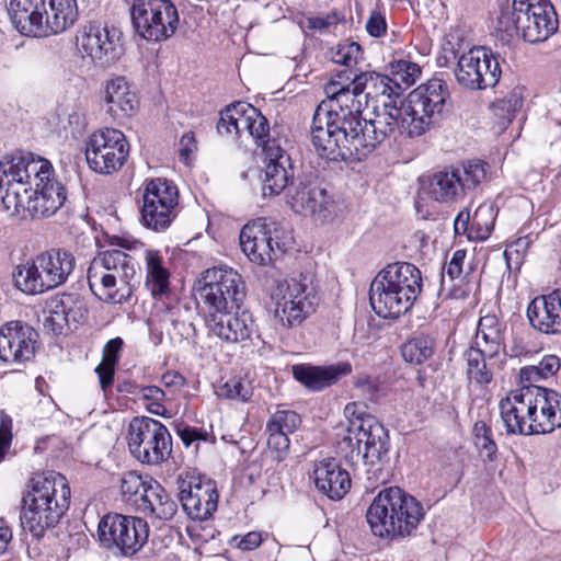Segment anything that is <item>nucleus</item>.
<instances>
[{
	"mask_svg": "<svg viewBox=\"0 0 561 561\" xmlns=\"http://www.w3.org/2000/svg\"><path fill=\"white\" fill-rule=\"evenodd\" d=\"M178 205L179 190L172 181L147 180L141 191L140 222L152 231H165L176 217Z\"/></svg>",
	"mask_w": 561,
	"mask_h": 561,
	"instance_id": "nucleus-14",
	"label": "nucleus"
},
{
	"mask_svg": "<svg viewBox=\"0 0 561 561\" xmlns=\"http://www.w3.org/2000/svg\"><path fill=\"white\" fill-rule=\"evenodd\" d=\"M196 150V141L193 133L184 134L180 139V157L185 162L188 163L191 156Z\"/></svg>",
	"mask_w": 561,
	"mask_h": 561,
	"instance_id": "nucleus-61",
	"label": "nucleus"
},
{
	"mask_svg": "<svg viewBox=\"0 0 561 561\" xmlns=\"http://www.w3.org/2000/svg\"><path fill=\"white\" fill-rule=\"evenodd\" d=\"M362 47L355 42L339 44L331 50V59L333 62L352 69H355V66L358 64L359 59H362Z\"/></svg>",
	"mask_w": 561,
	"mask_h": 561,
	"instance_id": "nucleus-49",
	"label": "nucleus"
},
{
	"mask_svg": "<svg viewBox=\"0 0 561 561\" xmlns=\"http://www.w3.org/2000/svg\"><path fill=\"white\" fill-rule=\"evenodd\" d=\"M75 266L76 259L70 252L53 248L18 264L12 282L25 295H42L64 285Z\"/></svg>",
	"mask_w": 561,
	"mask_h": 561,
	"instance_id": "nucleus-8",
	"label": "nucleus"
},
{
	"mask_svg": "<svg viewBox=\"0 0 561 561\" xmlns=\"http://www.w3.org/2000/svg\"><path fill=\"white\" fill-rule=\"evenodd\" d=\"M367 91V95L381 94L390 96L394 93L391 80L388 76L375 71H355L351 84V93H354V102H360L357 98Z\"/></svg>",
	"mask_w": 561,
	"mask_h": 561,
	"instance_id": "nucleus-38",
	"label": "nucleus"
},
{
	"mask_svg": "<svg viewBox=\"0 0 561 561\" xmlns=\"http://www.w3.org/2000/svg\"><path fill=\"white\" fill-rule=\"evenodd\" d=\"M67 191L58 181H48L27 193H14L0 199V209L9 216L42 218L54 215L66 202Z\"/></svg>",
	"mask_w": 561,
	"mask_h": 561,
	"instance_id": "nucleus-17",
	"label": "nucleus"
},
{
	"mask_svg": "<svg viewBox=\"0 0 561 561\" xmlns=\"http://www.w3.org/2000/svg\"><path fill=\"white\" fill-rule=\"evenodd\" d=\"M262 541L263 537L259 531H250L243 536H234L231 540L232 545L242 551L254 550L262 543Z\"/></svg>",
	"mask_w": 561,
	"mask_h": 561,
	"instance_id": "nucleus-56",
	"label": "nucleus"
},
{
	"mask_svg": "<svg viewBox=\"0 0 561 561\" xmlns=\"http://www.w3.org/2000/svg\"><path fill=\"white\" fill-rule=\"evenodd\" d=\"M474 445L479 449L481 457L489 461L494 460L497 447L492 438V434L482 438L480 437L479 439L474 440Z\"/></svg>",
	"mask_w": 561,
	"mask_h": 561,
	"instance_id": "nucleus-58",
	"label": "nucleus"
},
{
	"mask_svg": "<svg viewBox=\"0 0 561 561\" xmlns=\"http://www.w3.org/2000/svg\"><path fill=\"white\" fill-rule=\"evenodd\" d=\"M530 325L543 334H561V289L534 298L527 307Z\"/></svg>",
	"mask_w": 561,
	"mask_h": 561,
	"instance_id": "nucleus-29",
	"label": "nucleus"
},
{
	"mask_svg": "<svg viewBox=\"0 0 561 561\" xmlns=\"http://www.w3.org/2000/svg\"><path fill=\"white\" fill-rule=\"evenodd\" d=\"M423 517L422 504L398 486L381 490L366 513L373 534L392 539L411 536Z\"/></svg>",
	"mask_w": 561,
	"mask_h": 561,
	"instance_id": "nucleus-5",
	"label": "nucleus"
},
{
	"mask_svg": "<svg viewBox=\"0 0 561 561\" xmlns=\"http://www.w3.org/2000/svg\"><path fill=\"white\" fill-rule=\"evenodd\" d=\"M312 478L317 490L330 500L343 499L351 489L350 473L334 458H323L317 461Z\"/></svg>",
	"mask_w": 561,
	"mask_h": 561,
	"instance_id": "nucleus-30",
	"label": "nucleus"
},
{
	"mask_svg": "<svg viewBox=\"0 0 561 561\" xmlns=\"http://www.w3.org/2000/svg\"><path fill=\"white\" fill-rule=\"evenodd\" d=\"M147 493H142L138 511L150 514L160 520H171L178 512L176 503L157 482L149 484Z\"/></svg>",
	"mask_w": 561,
	"mask_h": 561,
	"instance_id": "nucleus-35",
	"label": "nucleus"
},
{
	"mask_svg": "<svg viewBox=\"0 0 561 561\" xmlns=\"http://www.w3.org/2000/svg\"><path fill=\"white\" fill-rule=\"evenodd\" d=\"M559 26L549 0H513L512 8L501 10L497 30L508 37L519 36L529 44L547 41Z\"/></svg>",
	"mask_w": 561,
	"mask_h": 561,
	"instance_id": "nucleus-9",
	"label": "nucleus"
},
{
	"mask_svg": "<svg viewBox=\"0 0 561 561\" xmlns=\"http://www.w3.org/2000/svg\"><path fill=\"white\" fill-rule=\"evenodd\" d=\"M503 256L505 259L506 266L510 272L519 271L520 265L523 263V254L516 247H507L503 253Z\"/></svg>",
	"mask_w": 561,
	"mask_h": 561,
	"instance_id": "nucleus-62",
	"label": "nucleus"
},
{
	"mask_svg": "<svg viewBox=\"0 0 561 561\" xmlns=\"http://www.w3.org/2000/svg\"><path fill=\"white\" fill-rule=\"evenodd\" d=\"M128 448L141 463L159 465L172 451V437L160 421L148 416L135 417L128 427Z\"/></svg>",
	"mask_w": 561,
	"mask_h": 561,
	"instance_id": "nucleus-16",
	"label": "nucleus"
},
{
	"mask_svg": "<svg viewBox=\"0 0 561 561\" xmlns=\"http://www.w3.org/2000/svg\"><path fill=\"white\" fill-rule=\"evenodd\" d=\"M146 286L153 297L169 293L170 272L163 264V256L157 250H146Z\"/></svg>",
	"mask_w": 561,
	"mask_h": 561,
	"instance_id": "nucleus-36",
	"label": "nucleus"
},
{
	"mask_svg": "<svg viewBox=\"0 0 561 561\" xmlns=\"http://www.w3.org/2000/svg\"><path fill=\"white\" fill-rule=\"evenodd\" d=\"M76 47L83 59L96 67L108 68L123 55L122 32L114 26L90 22L78 28Z\"/></svg>",
	"mask_w": 561,
	"mask_h": 561,
	"instance_id": "nucleus-19",
	"label": "nucleus"
},
{
	"mask_svg": "<svg viewBox=\"0 0 561 561\" xmlns=\"http://www.w3.org/2000/svg\"><path fill=\"white\" fill-rule=\"evenodd\" d=\"M466 360V373L468 379L480 386L488 385L492 381V373L488 368V354L484 350L471 346L463 354Z\"/></svg>",
	"mask_w": 561,
	"mask_h": 561,
	"instance_id": "nucleus-40",
	"label": "nucleus"
},
{
	"mask_svg": "<svg viewBox=\"0 0 561 561\" xmlns=\"http://www.w3.org/2000/svg\"><path fill=\"white\" fill-rule=\"evenodd\" d=\"M265 156L264 176L262 178L263 195H278L288 190L289 181L294 178L290 157L280 145L278 134L273 129V136L259 144Z\"/></svg>",
	"mask_w": 561,
	"mask_h": 561,
	"instance_id": "nucleus-23",
	"label": "nucleus"
},
{
	"mask_svg": "<svg viewBox=\"0 0 561 561\" xmlns=\"http://www.w3.org/2000/svg\"><path fill=\"white\" fill-rule=\"evenodd\" d=\"M457 82L469 90L493 88L500 80L501 68L492 51L485 47H473L462 54L455 69Z\"/></svg>",
	"mask_w": 561,
	"mask_h": 561,
	"instance_id": "nucleus-22",
	"label": "nucleus"
},
{
	"mask_svg": "<svg viewBox=\"0 0 561 561\" xmlns=\"http://www.w3.org/2000/svg\"><path fill=\"white\" fill-rule=\"evenodd\" d=\"M340 449L345 451L351 461L362 459L370 468L376 479L385 482L388 473H383V465L389 460V436L386 428L375 419H368L358 425L355 435H346L340 442Z\"/></svg>",
	"mask_w": 561,
	"mask_h": 561,
	"instance_id": "nucleus-12",
	"label": "nucleus"
},
{
	"mask_svg": "<svg viewBox=\"0 0 561 561\" xmlns=\"http://www.w3.org/2000/svg\"><path fill=\"white\" fill-rule=\"evenodd\" d=\"M251 383L239 379H230L221 387V394L231 400L247 402L252 397Z\"/></svg>",
	"mask_w": 561,
	"mask_h": 561,
	"instance_id": "nucleus-50",
	"label": "nucleus"
},
{
	"mask_svg": "<svg viewBox=\"0 0 561 561\" xmlns=\"http://www.w3.org/2000/svg\"><path fill=\"white\" fill-rule=\"evenodd\" d=\"M180 501L192 519L206 520L217 510L218 492L210 481L190 477L180 482Z\"/></svg>",
	"mask_w": 561,
	"mask_h": 561,
	"instance_id": "nucleus-26",
	"label": "nucleus"
},
{
	"mask_svg": "<svg viewBox=\"0 0 561 561\" xmlns=\"http://www.w3.org/2000/svg\"><path fill=\"white\" fill-rule=\"evenodd\" d=\"M435 350V341L427 334H417L401 346V354L405 362L421 365L430 359Z\"/></svg>",
	"mask_w": 561,
	"mask_h": 561,
	"instance_id": "nucleus-41",
	"label": "nucleus"
},
{
	"mask_svg": "<svg viewBox=\"0 0 561 561\" xmlns=\"http://www.w3.org/2000/svg\"><path fill=\"white\" fill-rule=\"evenodd\" d=\"M176 434L186 448L193 446L195 450L198 449L201 442H208L210 438L208 432L188 425H179L176 427Z\"/></svg>",
	"mask_w": 561,
	"mask_h": 561,
	"instance_id": "nucleus-51",
	"label": "nucleus"
},
{
	"mask_svg": "<svg viewBox=\"0 0 561 561\" xmlns=\"http://www.w3.org/2000/svg\"><path fill=\"white\" fill-rule=\"evenodd\" d=\"M149 484H147L141 476L135 471L123 473L121 479V491L124 500L130 502L138 507L141 502L142 493H147Z\"/></svg>",
	"mask_w": 561,
	"mask_h": 561,
	"instance_id": "nucleus-45",
	"label": "nucleus"
},
{
	"mask_svg": "<svg viewBox=\"0 0 561 561\" xmlns=\"http://www.w3.org/2000/svg\"><path fill=\"white\" fill-rule=\"evenodd\" d=\"M209 331L227 343H241L250 341L255 335L259 337L257 325L249 311L231 314L227 311L218 318H206Z\"/></svg>",
	"mask_w": 561,
	"mask_h": 561,
	"instance_id": "nucleus-28",
	"label": "nucleus"
},
{
	"mask_svg": "<svg viewBox=\"0 0 561 561\" xmlns=\"http://www.w3.org/2000/svg\"><path fill=\"white\" fill-rule=\"evenodd\" d=\"M123 346L121 337L110 340L103 351V359L96 366L95 373L98 374L101 388L106 390L114 381L115 365L118 359V353Z\"/></svg>",
	"mask_w": 561,
	"mask_h": 561,
	"instance_id": "nucleus-42",
	"label": "nucleus"
},
{
	"mask_svg": "<svg viewBox=\"0 0 561 561\" xmlns=\"http://www.w3.org/2000/svg\"><path fill=\"white\" fill-rule=\"evenodd\" d=\"M286 195L291 209L305 216L319 215L325 218L333 206L327 190L312 182H291Z\"/></svg>",
	"mask_w": 561,
	"mask_h": 561,
	"instance_id": "nucleus-27",
	"label": "nucleus"
},
{
	"mask_svg": "<svg viewBox=\"0 0 561 561\" xmlns=\"http://www.w3.org/2000/svg\"><path fill=\"white\" fill-rule=\"evenodd\" d=\"M130 16L136 33L157 43L171 38L180 23L178 9L171 0H134Z\"/></svg>",
	"mask_w": 561,
	"mask_h": 561,
	"instance_id": "nucleus-15",
	"label": "nucleus"
},
{
	"mask_svg": "<svg viewBox=\"0 0 561 561\" xmlns=\"http://www.w3.org/2000/svg\"><path fill=\"white\" fill-rule=\"evenodd\" d=\"M500 104L503 110H506L507 118L512 119L514 114L520 110L523 105V99L518 92L513 91L505 99H503Z\"/></svg>",
	"mask_w": 561,
	"mask_h": 561,
	"instance_id": "nucleus-60",
	"label": "nucleus"
},
{
	"mask_svg": "<svg viewBox=\"0 0 561 561\" xmlns=\"http://www.w3.org/2000/svg\"><path fill=\"white\" fill-rule=\"evenodd\" d=\"M142 403L149 413L167 416V393L158 386H135L130 391Z\"/></svg>",
	"mask_w": 561,
	"mask_h": 561,
	"instance_id": "nucleus-43",
	"label": "nucleus"
},
{
	"mask_svg": "<svg viewBox=\"0 0 561 561\" xmlns=\"http://www.w3.org/2000/svg\"><path fill=\"white\" fill-rule=\"evenodd\" d=\"M87 277L90 289L100 300L124 304L134 293L137 262L123 250H105L91 261Z\"/></svg>",
	"mask_w": 561,
	"mask_h": 561,
	"instance_id": "nucleus-6",
	"label": "nucleus"
},
{
	"mask_svg": "<svg viewBox=\"0 0 561 561\" xmlns=\"http://www.w3.org/2000/svg\"><path fill=\"white\" fill-rule=\"evenodd\" d=\"M46 310L48 316L45 323L57 334H61L65 328L76 325L85 313L82 300L75 294L51 297L46 304Z\"/></svg>",
	"mask_w": 561,
	"mask_h": 561,
	"instance_id": "nucleus-32",
	"label": "nucleus"
},
{
	"mask_svg": "<svg viewBox=\"0 0 561 561\" xmlns=\"http://www.w3.org/2000/svg\"><path fill=\"white\" fill-rule=\"evenodd\" d=\"M161 382L165 388H182L185 385V378L178 371H167L162 375Z\"/></svg>",
	"mask_w": 561,
	"mask_h": 561,
	"instance_id": "nucleus-64",
	"label": "nucleus"
},
{
	"mask_svg": "<svg viewBox=\"0 0 561 561\" xmlns=\"http://www.w3.org/2000/svg\"><path fill=\"white\" fill-rule=\"evenodd\" d=\"M38 347V333L27 323L10 321L0 329V359L12 365L32 360Z\"/></svg>",
	"mask_w": 561,
	"mask_h": 561,
	"instance_id": "nucleus-24",
	"label": "nucleus"
},
{
	"mask_svg": "<svg viewBox=\"0 0 561 561\" xmlns=\"http://www.w3.org/2000/svg\"><path fill=\"white\" fill-rule=\"evenodd\" d=\"M494 209L490 204L480 205L472 215L471 230H474L476 238L485 239L494 227Z\"/></svg>",
	"mask_w": 561,
	"mask_h": 561,
	"instance_id": "nucleus-48",
	"label": "nucleus"
},
{
	"mask_svg": "<svg viewBox=\"0 0 561 561\" xmlns=\"http://www.w3.org/2000/svg\"><path fill=\"white\" fill-rule=\"evenodd\" d=\"M422 290L420 270L408 262L387 265L373 279L369 302L381 318H398L414 304Z\"/></svg>",
	"mask_w": 561,
	"mask_h": 561,
	"instance_id": "nucleus-4",
	"label": "nucleus"
},
{
	"mask_svg": "<svg viewBox=\"0 0 561 561\" xmlns=\"http://www.w3.org/2000/svg\"><path fill=\"white\" fill-rule=\"evenodd\" d=\"M365 27L370 36L381 37L387 33V21L385 14L379 11H371Z\"/></svg>",
	"mask_w": 561,
	"mask_h": 561,
	"instance_id": "nucleus-55",
	"label": "nucleus"
},
{
	"mask_svg": "<svg viewBox=\"0 0 561 561\" xmlns=\"http://www.w3.org/2000/svg\"><path fill=\"white\" fill-rule=\"evenodd\" d=\"M245 295V284L236 270L216 266L203 273L195 297L205 311L206 319L218 318L224 312L239 309Z\"/></svg>",
	"mask_w": 561,
	"mask_h": 561,
	"instance_id": "nucleus-10",
	"label": "nucleus"
},
{
	"mask_svg": "<svg viewBox=\"0 0 561 561\" xmlns=\"http://www.w3.org/2000/svg\"><path fill=\"white\" fill-rule=\"evenodd\" d=\"M240 247L248 259L260 266L273 264L284 252L279 230L274 222L257 218L248 222L240 232Z\"/></svg>",
	"mask_w": 561,
	"mask_h": 561,
	"instance_id": "nucleus-21",
	"label": "nucleus"
},
{
	"mask_svg": "<svg viewBox=\"0 0 561 561\" xmlns=\"http://www.w3.org/2000/svg\"><path fill=\"white\" fill-rule=\"evenodd\" d=\"M430 196L437 202H454L461 198L465 193L460 178L454 169L436 172L430 180Z\"/></svg>",
	"mask_w": 561,
	"mask_h": 561,
	"instance_id": "nucleus-37",
	"label": "nucleus"
},
{
	"mask_svg": "<svg viewBox=\"0 0 561 561\" xmlns=\"http://www.w3.org/2000/svg\"><path fill=\"white\" fill-rule=\"evenodd\" d=\"M518 377H519L518 387H527V386L539 387L535 382L546 379V378H543V376H541L538 365H529V366L522 367L519 369Z\"/></svg>",
	"mask_w": 561,
	"mask_h": 561,
	"instance_id": "nucleus-57",
	"label": "nucleus"
},
{
	"mask_svg": "<svg viewBox=\"0 0 561 561\" xmlns=\"http://www.w3.org/2000/svg\"><path fill=\"white\" fill-rule=\"evenodd\" d=\"M105 112L115 122L130 117L138 105L136 93L125 77H115L105 82L104 85Z\"/></svg>",
	"mask_w": 561,
	"mask_h": 561,
	"instance_id": "nucleus-31",
	"label": "nucleus"
},
{
	"mask_svg": "<svg viewBox=\"0 0 561 561\" xmlns=\"http://www.w3.org/2000/svg\"><path fill=\"white\" fill-rule=\"evenodd\" d=\"M300 416L291 410L277 409L266 423V431L291 434L300 425Z\"/></svg>",
	"mask_w": 561,
	"mask_h": 561,
	"instance_id": "nucleus-47",
	"label": "nucleus"
},
{
	"mask_svg": "<svg viewBox=\"0 0 561 561\" xmlns=\"http://www.w3.org/2000/svg\"><path fill=\"white\" fill-rule=\"evenodd\" d=\"M51 163L31 152L19 151L0 160V199L27 193L48 181H56Z\"/></svg>",
	"mask_w": 561,
	"mask_h": 561,
	"instance_id": "nucleus-13",
	"label": "nucleus"
},
{
	"mask_svg": "<svg viewBox=\"0 0 561 561\" xmlns=\"http://www.w3.org/2000/svg\"><path fill=\"white\" fill-rule=\"evenodd\" d=\"M471 219H472V216L470 215V213L468 210L460 211L457 215L455 222H454L455 232L458 234L467 233V232L469 234H471L472 232H474V230H471Z\"/></svg>",
	"mask_w": 561,
	"mask_h": 561,
	"instance_id": "nucleus-63",
	"label": "nucleus"
},
{
	"mask_svg": "<svg viewBox=\"0 0 561 561\" xmlns=\"http://www.w3.org/2000/svg\"><path fill=\"white\" fill-rule=\"evenodd\" d=\"M356 69L337 71L324 85L327 100L317 107L311 125V144L319 157L329 161L363 160L398 126L410 137L435 127L444 116L448 87L433 78L409 93L400 107L385 104L363 116L362 102L351 93Z\"/></svg>",
	"mask_w": 561,
	"mask_h": 561,
	"instance_id": "nucleus-1",
	"label": "nucleus"
},
{
	"mask_svg": "<svg viewBox=\"0 0 561 561\" xmlns=\"http://www.w3.org/2000/svg\"><path fill=\"white\" fill-rule=\"evenodd\" d=\"M460 178L463 193L476 188L485 178V163L480 160H472L463 163L461 168H453Z\"/></svg>",
	"mask_w": 561,
	"mask_h": 561,
	"instance_id": "nucleus-46",
	"label": "nucleus"
},
{
	"mask_svg": "<svg viewBox=\"0 0 561 561\" xmlns=\"http://www.w3.org/2000/svg\"><path fill=\"white\" fill-rule=\"evenodd\" d=\"M344 415L348 420L347 435H355L362 422L373 419L370 415L365 414L363 405L357 402L347 403L344 408Z\"/></svg>",
	"mask_w": 561,
	"mask_h": 561,
	"instance_id": "nucleus-52",
	"label": "nucleus"
},
{
	"mask_svg": "<svg viewBox=\"0 0 561 561\" xmlns=\"http://www.w3.org/2000/svg\"><path fill=\"white\" fill-rule=\"evenodd\" d=\"M180 308L176 305H158L147 320L149 331L156 336L158 343L162 341L163 333H170L179 321Z\"/></svg>",
	"mask_w": 561,
	"mask_h": 561,
	"instance_id": "nucleus-39",
	"label": "nucleus"
},
{
	"mask_svg": "<svg viewBox=\"0 0 561 561\" xmlns=\"http://www.w3.org/2000/svg\"><path fill=\"white\" fill-rule=\"evenodd\" d=\"M70 496V486L61 473L46 471L32 477L22 497L23 529L34 538H42L69 510Z\"/></svg>",
	"mask_w": 561,
	"mask_h": 561,
	"instance_id": "nucleus-3",
	"label": "nucleus"
},
{
	"mask_svg": "<svg viewBox=\"0 0 561 561\" xmlns=\"http://www.w3.org/2000/svg\"><path fill=\"white\" fill-rule=\"evenodd\" d=\"M467 256L466 250H456L448 264L443 267L442 283H445V277L448 276L450 280L459 278L462 275L465 259Z\"/></svg>",
	"mask_w": 561,
	"mask_h": 561,
	"instance_id": "nucleus-54",
	"label": "nucleus"
},
{
	"mask_svg": "<svg viewBox=\"0 0 561 561\" xmlns=\"http://www.w3.org/2000/svg\"><path fill=\"white\" fill-rule=\"evenodd\" d=\"M294 378L310 391H321L342 377L351 374L350 363H337L329 366H312L308 364L294 365Z\"/></svg>",
	"mask_w": 561,
	"mask_h": 561,
	"instance_id": "nucleus-33",
	"label": "nucleus"
},
{
	"mask_svg": "<svg viewBox=\"0 0 561 561\" xmlns=\"http://www.w3.org/2000/svg\"><path fill=\"white\" fill-rule=\"evenodd\" d=\"M274 317L286 328L299 327L316 312L320 298L312 276L300 274L288 283H278L271 294Z\"/></svg>",
	"mask_w": 561,
	"mask_h": 561,
	"instance_id": "nucleus-11",
	"label": "nucleus"
},
{
	"mask_svg": "<svg viewBox=\"0 0 561 561\" xmlns=\"http://www.w3.org/2000/svg\"><path fill=\"white\" fill-rule=\"evenodd\" d=\"M100 542L106 549H118L124 556H133L148 541V523L136 516L110 513L98 526Z\"/></svg>",
	"mask_w": 561,
	"mask_h": 561,
	"instance_id": "nucleus-18",
	"label": "nucleus"
},
{
	"mask_svg": "<svg viewBox=\"0 0 561 561\" xmlns=\"http://www.w3.org/2000/svg\"><path fill=\"white\" fill-rule=\"evenodd\" d=\"M505 331L506 324L495 314L482 316L478 322L474 344L484 350L491 359L501 351L505 352Z\"/></svg>",
	"mask_w": 561,
	"mask_h": 561,
	"instance_id": "nucleus-34",
	"label": "nucleus"
},
{
	"mask_svg": "<svg viewBox=\"0 0 561 561\" xmlns=\"http://www.w3.org/2000/svg\"><path fill=\"white\" fill-rule=\"evenodd\" d=\"M538 367L541 376L548 379L554 376L560 369V359L556 355H545L539 362Z\"/></svg>",
	"mask_w": 561,
	"mask_h": 561,
	"instance_id": "nucleus-59",
	"label": "nucleus"
},
{
	"mask_svg": "<svg viewBox=\"0 0 561 561\" xmlns=\"http://www.w3.org/2000/svg\"><path fill=\"white\" fill-rule=\"evenodd\" d=\"M9 14L24 35L59 34L78 18L76 0H10Z\"/></svg>",
	"mask_w": 561,
	"mask_h": 561,
	"instance_id": "nucleus-7",
	"label": "nucleus"
},
{
	"mask_svg": "<svg viewBox=\"0 0 561 561\" xmlns=\"http://www.w3.org/2000/svg\"><path fill=\"white\" fill-rule=\"evenodd\" d=\"M267 433V445L271 450L276 453V459L278 461L283 460L287 451L289 449V438L286 433H280L276 431H266Z\"/></svg>",
	"mask_w": 561,
	"mask_h": 561,
	"instance_id": "nucleus-53",
	"label": "nucleus"
},
{
	"mask_svg": "<svg viewBox=\"0 0 561 561\" xmlns=\"http://www.w3.org/2000/svg\"><path fill=\"white\" fill-rule=\"evenodd\" d=\"M240 123H243L244 129L254 139L256 146L271 137L270 124L266 117L253 105L242 101L234 102L221 111L217 123V131L220 135H229L232 131L239 135Z\"/></svg>",
	"mask_w": 561,
	"mask_h": 561,
	"instance_id": "nucleus-25",
	"label": "nucleus"
},
{
	"mask_svg": "<svg viewBox=\"0 0 561 561\" xmlns=\"http://www.w3.org/2000/svg\"><path fill=\"white\" fill-rule=\"evenodd\" d=\"M503 425L512 435H545L561 427V393L546 387H518L499 403Z\"/></svg>",
	"mask_w": 561,
	"mask_h": 561,
	"instance_id": "nucleus-2",
	"label": "nucleus"
},
{
	"mask_svg": "<svg viewBox=\"0 0 561 561\" xmlns=\"http://www.w3.org/2000/svg\"><path fill=\"white\" fill-rule=\"evenodd\" d=\"M128 156L129 144L119 129L101 128L93 131L87 140V162L99 174H112L121 170Z\"/></svg>",
	"mask_w": 561,
	"mask_h": 561,
	"instance_id": "nucleus-20",
	"label": "nucleus"
},
{
	"mask_svg": "<svg viewBox=\"0 0 561 561\" xmlns=\"http://www.w3.org/2000/svg\"><path fill=\"white\" fill-rule=\"evenodd\" d=\"M391 83L399 89H408L420 77L421 68L417 64L400 59L391 62Z\"/></svg>",
	"mask_w": 561,
	"mask_h": 561,
	"instance_id": "nucleus-44",
	"label": "nucleus"
}]
</instances>
